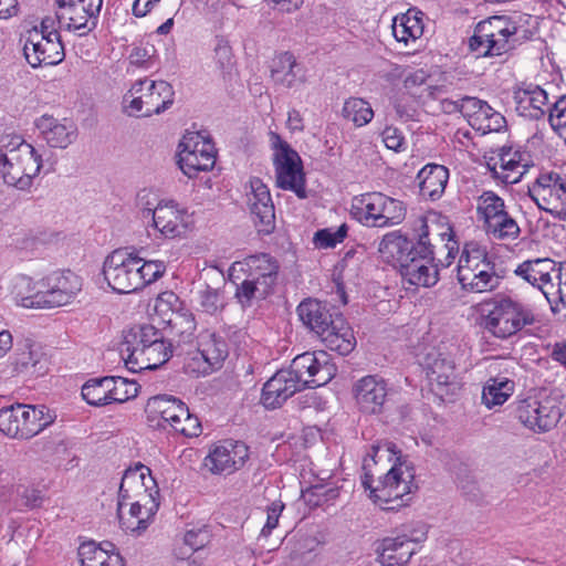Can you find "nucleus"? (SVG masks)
Returning <instances> with one entry per match:
<instances>
[{"instance_id": "9", "label": "nucleus", "mask_w": 566, "mask_h": 566, "mask_svg": "<svg viewBox=\"0 0 566 566\" xmlns=\"http://www.w3.org/2000/svg\"><path fill=\"white\" fill-rule=\"evenodd\" d=\"M458 281L465 291L483 293L494 290L500 277L486 252L475 244H467L459 258Z\"/></svg>"}, {"instance_id": "59", "label": "nucleus", "mask_w": 566, "mask_h": 566, "mask_svg": "<svg viewBox=\"0 0 566 566\" xmlns=\"http://www.w3.org/2000/svg\"><path fill=\"white\" fill-rule=\"evenodd\" d=\"M385 146L396 153H401L407 149L406 138L400 129L394 126H386L381 133Z\"/></svg>"}, {"instance_id": "64", "label": "nucleus", "mask_w": 566, "mask_h": 566, "mask_svg": "<svg viewBox=\"0 0 566 566\" xmlns=\"http://www.w3.org/2000/svg\"><path fill=\"white\" fill-rule=\"evenodd\" d=\"M185 368L187 373L193 374L197 376L206 375L211 371L209 364H207L206 359L199 348L192 353V356L187 360Z\"/></svg>"}, {"instance_id": "40", "label": "nucleus", "mask_w": 566, "mask_h": 566, "mask_svg": "<svg viewBox=\"0 0 566 566\" xmlns=\"http://www.w3.org/2000/svg\"><path fill=\"white\" fill-rule=\"evenodd\" d=\"M297 314L303 324L319 337L334 323L336 313H331L326 304L307 298L297 306Z\"/></svg>"}, {"instance_id": "4", "label": "nucleus", "mask_w": 566, "mask_h": 566, "mask_svg": "<svg viewBox=\"0 0 566 566\" xmlns=\"http://www.w3.org/2000/svg\"><path fill=\"white\" fill-rule=\"evenodd\" d=\"M166 272L163 261H145L126 249L113 251L103 264L108 286L116 293L128 294L156 282Z\"/></svg>"}, {"instance_id": "56", "label": "nucleus", "mask_w": 566, "mask_h": 566, "mask_svg": "<svg viewBox=\"0 0 566 566\" xmlns=\"http://www.w3.org/2000/svg\"><path fill=\"white\" fill-rule=\"evenodd\" d=\"M347 235V226L343 223L337 229L326 228L314 234L313 242L318 249H331L343 242Z\"/></svg>"}, {"instance_id": "3", "label": "nucleus", "mask_w": 566, "mask_h": 566, "mask_svg": "<svg viewBox=\"0 0 566 566\" xmlns=\"http://www.w3.org/2000/svg\"><path fill=\"white\" fill-rule=\"evenodd\" d=\"M159 490L149 468L137 464L125 471L118 492L117 516L120 527L140 534L158 511Z\"/></svg>"}, {"instance_id": "45", "label": "nucleus", "mask_w": 566, "mask_h": 566, "mask_svg": "<svg viewBox=\"0 0 566 566\" xmlns=\"http://www.w3.org/2000/svg\"><path fill=\"white\" fill-rule=\"evenodd\" d=\"M419 188L423 197L436 200L443 193L448 179L449 171L441 165H427L418 174Z\"/></svg>"}, {"instance_id": "60", "label": "nucleus", "mask_w": 566, "mask_h": 566, "mask_svg": "<svg viewBox=\"0 0 566 566\" xmlns=\"http://www.w3.org/2000/svg\"><path fill=\"white\" fill-rule=\"evenodd\" d=\"M213 60L216 62L217 67L221 72H228L233 66V54L230 45L223 41L220 40L216 48H214V54Z\"/></svg>"}, {"instance_id": "29", "label": "nucleus", "mask_w": 566, "mask_h": 566, "mask_svg": "<svg viewBox=\"0 0 566 566\" xmlns=\"http://www.w3.org/2000/svg\"><path fill=\"white\" fill-rule=\"evenodd\" d=\"M10 293L15 304L21 307L49 308L44 277L34 280L27 275H18L12 280Z\"/></svg>"}, {"instance_id": "38", "label": "nucleus", "mask_w": 566, "mask_h": 566, "mask_svg": "<svg viewBox=\"0 0 566 566\" xmlns=\"http://www.w3.org/2000/svg\"><path fill=\"white\" fill-rule=\"evenodd\" d=\"M319 338L327 348L340 355L349 354L356 346L353 329L342 314H335L334 323L329 324Z\"/></svg>"}, {"instance_id": "27", "label": "nucleus", "mask_w": 566, "mask_h": 566, "mask_svg": "<svg viewBox=\"0 0 566 566\" xmlns=\"http://www.w3.org/2000/svg\"><path fill=\"white\" fill-rule=\"evenodd\" d=\"M250 190L247 192V202L255 224L264 228L262 231L270 232L274 227L275 211L268 186L256 177L249 181Z\"/></svg>"}, {"instance_id": "41", "label": "nucleus", "mask_w": 566, "mask_h": 566, "mask_svg": "<svg viewBox=\"0 0 566 566\" xmlns=\"http://www.w3.org/2000/svg\"><path fill=\"white\" fill-rule=\"evenodd\" d=\"M81 566H124V559L112 543H84L78 548Z\"/></svg>"}, {"instance_id": "33", "label": "nucleus", "mask_w": 566, "mask_h": 566, "mask_svg": "<svg viewBox=\"0 0 566 566\" xmlns=\"http://www.w3.org/2000/svg\"><path fill=\"white\" fill-rule=\"evenodd\" d=\"M33 447L45 462L53 463L65 470H71L77 465L70 442L60 433L42 438L35 441Z\"/></svg>"}, {"instance_id": "2", "label": "nucleus", "mask_w": 566, "mask_h": 566, "mask_svg": "<svg viewBox=\"0 0 566 566\" xmlns=\"http://www.w3.org/2000/svg\"><path fill=\"white\" fill-rule=\"evenodd\" d=\"M336 371L337 368L326 352L301 354L292 360L289 369L279 370L264 384L262 403L272 409L280 407L305 386L326 385Z\"/></svg>"}, {"instance_id": "17", "label": "nucleus", "mask_w": 566, "mask_h": 566, "mask_svg": "<svg viewBox=\"0 0 566 566\" xmlns=\"http://www.w3.org/2000/svg\"><path fill=\"white\" fill-rule=\"evenodd\" d=\"M155 311L170 327L179 343L191 342L196 332L195 317L174 292L161 293L156 300Z\"/></svg>"}, {"instance_id": "35", "label": "nucleus", "mask_w": 566, "mask_h": 566, "mask_svg": "<svg viewBox=\"0 0 566 566\" xmlns=\"http://www.w3.org/2000/svg\"><path fill=\"white\" fill-rule=\"evenodd\" d=\"M171 354V344L161 338L149 348L139 349L134 356L125 358L124 363L133 373L153 370L167 363Z\"/></svg>"}, {"instance_id": "43", "label": "nucleus", "mask_w": 566, "mask_h": 566, "mask_svg": "<svg viewBox=\"0 0 566 566\" xmlns=\"http://www.w3.org/2000/svg\"><path fill=\"white\" fill-rule=\"evenodd\" d=\"M164 338L161 332L153 325L144 324L132 327L125 334V342L120 349L122 359L134 356L139 349L149 348Z\"/></svg>"}, {"instance_id": "12", "label": "nucleus", "mask_w": 566, "mask_h": 566, "mask_svg": "<svg viewBox=\"0 0 566 566\" xmlns=\"http://www.w3.org/2000/svg\"><path fill=\"white\" fill-rule=\"evenodd\" d=\"M516 30L515 24L505 17H492L481 21L470 39V49L479 56L501 55L512 48L511 42Z\"/></svg>"}, {"instance_id": "18", "label": "nucleus", "mask_w": 566, "mask_h": 566, "mask_svg": "<svg viewBox=\"0 0 566 566\" xmlns=\"http://www.w3.org/2000/svg\"><path fill=\"white\" fill-rule=\"evenodd\" d=\"M517 417L531 430L545 432L558 423L562 411L556 398L545 396L522 400L517 407Z\"/></svg>"}, {"instance_id": "49", "label": "nucleus", "mask_w": 566, "mask_h": 566, "mask_svg": "<svg viewBox=\"0 0 566 566\" xmlns=\"http://www.w3.org/2000/svg\"><path fill=\"white\" fill-rule=\"evenodd\" d=\"M483 229L489 237L500 241H514L521 233L518 223L507 210Z\"/></svg>"}, {"instance_id": "16", "label": "nucleus", "mask_w": 566, "mask_h": 566, "mask_svg": "<svg viewBox=\"0 0 566 566\" xmlns=\"http://www.w3.org/2000/svg\"><path fill=\"white\" fill-rule=\"evenodd\" d=\"M55 15L61 28L86 35L97 25L103 0H55Z\"/></svg>"}, {"instance_id": "32", "label": "nucleus", "mask_w": 566, "mask_h": 566, "mask_svg": "<svg viewBox=\"0 0 566 566\" xmlns=\"http://www.w3.org/2000/svg\"><path fill=\"white\" fill-rule=\"evenodd\" d=\"M41 137L53 148H66L76 138L75 125L66 118L44 114L35 120Z\"/></svg>"}, {"instance_id": "30", "label": "nucleus", "mask_w": 566, "mask_h": 566, "mask_svg": "<svg viewBox=\"0 0 566 566\" xmlns=\"http://www.w3.org/2000/svg\"><path fill=\"white\" fill-rule=\"evenodd\" d=\"M272 82L284 88H296L306 83V69L290 52L275 55L270 66Z\"/></svg>"}, {"instance_id": "37", "label": "nucleus", "mask_w": 566, "mask_h": 566, "mask_svg": "<svg viewBox=\"0 0 566 566\" xmlns=\"http://www.w3.org/2000/svg\"><path fill=\"white\" fill-rule=\"evenodd\" d=\"M516 109L525 116L538 117L545 113L548 95L541 86L522 83L514 91Z\"/></svg>"}, {"instance_id": "57", "label": "nucleus", "mask_w": 566, "mask_h": 566, "mask_svg": "<svg viewBox=\"0 0 566 566\" xmlns=\"http://www.w3.org/2000/svg\"><path fill=\"white\" fill-rule=\"evenodd\" d=\"M549 123L552 128L566 143V96L560 97L549 112Z\"/></svg>"}, {"instance_id": "55", "label": "nucleus", "mask_w": 566, "mask_h": 566, "mask_svg": "<svg viewBox=\"0 0 566 566\" xmlns=\"http://www.w3.org/2000/svg\"><path fill=\"white\" fill-rule=\"evenodd\" d=\"M197 302L202 312L211 315L220 312L226 305L223 292L208 285L198 291Z\"/></svg>"}, {"instance_id": "48", "label": "nucleus", "mask_w": 566, "mask_h": 566, "mask_svg": "<svg viewBox=\"0 0 566 566\" xmlns=\"http://www.w3.org/2000/svg\"><path fill=\"white\" fill-rule=\"evenodd\" d=\"M244 265H247L251 277L274 286L279 268L276 262L270 255H251L245 259Z\"/></svg>"}, {"instance_id": "24", "label": "nucleus", "mask_w": 566, "mask_h": 566, "mask_svg": "<svg viewBox=\"0 0 566 566\" xmlns=\"http://www.w3.org/2000/svg\"><path fill=\"white\" fill-rule=\"evenodd\" d=\"M387 384L376 376H365L352 389L356 407L361 413L378 415L387 399Z\"/></svg>"}, {"instance_id": "31", "label": "nucleus", "mask_w": 566, "mask_h": 566, "mask_svg": "<svg viewBox=\"0 0 566 566\" xmlns=\"http://www.w3.org/2000/svg\"><path fill=\"white\" fill-rule=\"evenodd\" d=\"M11 359L13 370L18 374L41 376L48 370V359L43 348L32 339L20 342Z\"/></svg>"}, {"instance_id": "11", "label": "nucleus", "mask_w": 566, "mask_h": 566, "mask_svg": "<svg viewBox=\"0 0 566 566\" xmlns=\"http://www.w3.org/2000/svg\"><path fill=\"white\" fill-rule=\"evenodd\" d=\"M276 186L291 190L301 199L306 197L305 176L298 154L276 133L270 134Z\"/></svg>"}, {"instance_id": "44", "label": "nucleus", "mask_w": 566, "mask_h": 566, "mask_svg": "<svg viewBox=\"0 0 566 566\" xmlns=\"http://www.w3.org/2000/svg\"><path fill=\"white\" fill-rule=\"evenodd\" d=\"M149 412L157 417L164 428H172L174 423L186 415V405L172 396H157L148 401Z\"/></svg>"}, {"instance_id": "13", "label": "nucleus", "mask_w": 566, "mask_h": 566, "mask_svg": "<svg viewBox=\"0 0 566 566\" xmlns=\"http://www.w3.org/2000/svg\"><path fill=\"white\" fill-rule=\"evenodd\" d=\"M144 219H151V227L165 239L186 237L195 227L192 212L174 200H161L155 208L142 211Z\"/></svg>"}, {"instance_id": "8", "label": "nucleus", "mask_w": 566, "mask_h": 566, "mask_svg": "<svg viewBox=\"0 0 566 566\" xmlns=\"http://www.w3.org/2000/svg\"><path fill=\"white\" fill-rule=\"evenodd\" d=\"M174 91L166 81L138 80L123 98L124 112L129 116H151L172 104Z\"/></svg>"}, {"instance_id": "7", "label": "nucleus", "mask_w": 566, "mask_h": 566, "mask_svg": "<svg viewBox=\"0 0 566 566\" xmlns=\"http://www.w3.org/2000/svg\"><path fill=\"white\" fill-rule=\"evenodd\" d=\"M350 214L365 227L386 228L399 224L406 208L401 201L381 192H367L353 198Z\"/></svg>"}, {"instance_id": "22", "label": "nucleus", "mask_w": 566, "mask_h": 566, "mask_svg": "<svg viewBox=\"0 0 566 566\" xmlns=\"http://www.w3.org/2000/svg\"><path fill=\"white\" fill-rule=\"evenodd\" d=\"M427 377L432 392L440 398L454 396L462 388L455 373V363L448 354L428 356Z\"/></svg>"}, {"instance_id": "14", "label": "nucleus", "mask_w": 566, "mask_h": 566, "mask_svg": "<svg viewBox=\"0 0 566 566\" xmlns=\"http://www.w3.org/2000/svg\"><path fill=\"white\" fill-rule=\"evenodd\" d=\"M528 195L536 206L566 222V178L553 170H543L528 187Z\"/></svg>"}, {"instance_id": "51", "label": "nucleus", "mask_w": 566, "mask_h": 566, "mask_svg": "<svg viewBox=\"0 0 566 566\" xmlns=\"http://www.w3.org/2000/svg\"><path fill=\"white\" fill-rule=\"evenodd\" d=\"M108 386V377L90 379L82 386V397L91 406L111 405Z\"/></svg>"}, {"instance_id": "61", "label": "nucleus", "mask_w": 566, "mask_h": 566, "mask_svg": "<svg viewBox=\"0 0 566 566\" xmlns=\"http://www.w3.org/2000/svg\"><path fill=\"white\" fill-rule=\"evenodd\" d=\"M352 270L349 269L348 260L344 259L342 262H339L333 272V281L336 284L337 287V294L342 301L343 304L347 303V297L345 294V286L346 281L349 279V272Z\"/></svg>"}, {"instance_id": "47", "label": "nucleus", "mask_w": 566, "mask_h": 566, "mask_svg": "<svg viewBox=\"0 0 566 566\" xmlns=\"http://www.w3.org/2000/svg\"><path fill=\"white\" fill-rule=\"evenodd\" d=\"M476 219L485 228L495 218L507 210L504 199L494 191H483L476 198Z\"/></svg>"}, {"instance_id": "62", "label": "nucleus", "mask_w": 566, "mask_h": 566, "mask_svg": "<svg viewBox=\"0 0 566 566\" xmlns=\"http://www.w3.org/2000/svg\"><path fill=\"white\" fill-rule=\"evenodd\" d=\"M284 510L281 501L273 502L266 510V523L261 530L260 537H269L271 532L277 526L279 518Z\"/></svg>"}, {"instance_id": "39", "label": "nucleus", "mask_w": 566, "mask_h": 566, "mask_svg": "<svg viewBox=\"0 0 566 566\" xmlns=\"http://www.w3.org/2000/svg\"><path fill=\"white\" fill-rule=\"evenodd\" d=\"M400 273L407 283L415 286L429 287L439 280L437 265L430 259L416 256L415 254L403 264Z\"/></svg>"}, {"instance_id": "1", "label": "nucleus", "mask_w": 566, "mask_h": 566, "mask_svg": "<svg viewBox=\"0 0 566 566\" xmlns=\"http://www.w3.org/2000/svg\"><path fill=\"white\" fill-rule=\"evenodd\" d=\"M363 485L384 510L406 506L417 489L413 468L389 441L373 444L363 460Z\"/></svg>"}, {"instance_id": "36", "label": "nucleus", "mask_w": 566, "mask_h": 566, "mask_svg": "<svg viewBox=\"0 0 566 566\" xmlns=\"http://www.w3.org/2000/svg\"><path fill=\"white\" fill-rule=\"evenodd\" d=\"M391 28L392 34L398 42L403 43L405 46L416 44L423 35L424 14L411 8L405 13L395 17Z\"/></svg>"}, {"instance_id": "26", "label": "nucleus", "mask_w": 566, "mask_h": 566, "mask_svg": "<svg viewBox=\"0 0 566 566\" xmlns=\"http://www.w3.org/2000/svg\"><path fill=\"white\" fill-rule=\"evenodd\" d=\"M389 76L402 77V85L407 95L419 99L437 98L442 93V86L430 82L431 74L427 69H407L394 64Z\"/></svg>"}, {"instance_id": "25", "label": "nucleus", "mask_w": 566, "mask_h": 566, "mask_svg": "<svg viewBox=\"0 0 566 566\" xmlns=\"http://www.w3.org/2000/svg\"><path fill=\"white\" fill-rule=\"evenodd\" d=\"M558 264L552 259L528 260L520 264L515 273L533 286H537L547 301L553 303L555 300L554 277L557 275Z\"/></svg>"}, {"instance_id": "6", "label": "nucleus", "mask_w": 566, "mask_h": 566, "mask_svg": "<svg viewBox=\"0 0 566 566\" xmlns=\"http://www.w3.org/2000/svg\"><path fill=\"white\" fill-rule=\"evenodd\" d=\"M54 420L55 415L43 405L14 403L0 409V432L10 439L29 440Z\"/></svg>"}, {"instance_id": "42", "label": "nucleus", "mask_w": 566, "mask_h": 566, "mask_svg": "<svg viewBox=\"0 0 566 566\" xmlns=\"http://www.w3.org/2000/svg\"><path fill=\"white\" fill-rule=\"evenodd\" d=\"M378 251L385 262L398 266L400 270L415 254L412 243L396 232L388 233L382 238Z\"/></svg>"}, {"instance_id": "63", "label": "nucleus", "mask_w": 566, "mask_h": 566, "mask_svg": "<svg viewBox=\"0 0 566 566\" xmlns=\"http://www.w3.org/2000/svg\"><path fill=\"white\" fill-rule=\"evenodd\" d=\"M415 103L416 97L407 95L403 93L401 96H398L394 99V108L396 114L401 119L412 118L415 115Z\"/></svg>"}, {"instance_id": "50", "label": "nucleus", "mask_w": 566, "mask_h": 566, "mask_svg": "<svg viewBox=\"0 0 566 566\" xmlns=\"http://www.w3.org/2000/svg\"><path fill=\"white\" fill-rule=\"evenodd\" d=\"M343 116L356 127H363L371 122L374 111L367 101L359 97H350L344 103Z\"/></svg>"}, {"instance_id": "34", "label": "nucleus", "mask_w": 566, "mask_h": 566, "mask_svg": "<svg viewBox=\"0 0 566 566\" xmlns=\"http://www.w3.org/2000/svg\"><path fill=\"white\" fill-rule=\"evenodd\" d=\"M419 222V243L431 254H436L434 249L453 238L452 227L444 217L433 213L420 219Z\"/></svg>"}, {"instance_id": "10", "label": "nucleus", "mask_w": 566, "mask_h": 566, "mask_svg": "<svg viewBox=\"0 0 566 566\" xmlns=\"http://www.w3.org/2000/svg\"><path fill=\"white\" fill-rule=\"evenodd\" d=\"M484 316L485 328L497 338H507L533 323L532 313L518 301L496 295Z\"/></svg>"}, {"instance_id": "19", "label": "nucleus", "mask_w": 566, "mask_h": 566, "mask_svg": "<svg viewBox=\"0 0 566 566\" xmlns=\"http://www.w3.org/2000/svg\"><path fill=\"white\" fill-rule=\"evenodd\" d=\"M533 166L531 155L521 147L503 146L489 158L488 167L494 178L504 184H516Z\"/></svg>"}, {"instance_id": "20", "label": "nucleus", "mask_w": 566, "mask_h": 566, "mask_svg": "<svg viewBox=\"0 0 566 566\" xmlns=\"http://www.w3.org/2000/svg\"><path fill=\"white\" fill-rule=\"evenodd\" d=\"M424 538L426 532L416 530L385 537L377 545V560L382 566H403L416 553L417 544Z\"/></svg>"}, {"instance_id": "23", "label": "nucleus", "mask_w": 566, "mask_h": 566, "mask_svg": "<svg viewBox=\"0 0 566 566\" xmlns=\"http://www.w3.org/2000/svg\"><path fill=\"white\" fill-rule=\"evenodd\" d=\"M249 459V448L244 442L224 440L216 444L203 460V465L213 474L233 473Z\"/></svg>"}, {"instance_id": "54", "label": "nucleus", "mask_w": 566, "mask_h": 566, "mask_svg": "<svg viewBox=\"0 0 566 566\" xmlns=\"http://www.w3.org/2000/svg\"><path fill=\"white\" fill-rule=\"evenodd\" d=\"M199 350L211 370L220 366L228 354L226 344L213 335H208L200 342Z\"/></svg>"}, {"instance_id": "58", "label": "nucleus", "mask_w": 566, "mask_h": 566, "mask_svg": "<svg viewBox=\"0 0 566 566\" xmlns=\"http://www.w3.org/2000/svg\"><path fill=\"white\" fill-rule=\"evenodd\" d=\"M171 429L189 438L198 437L202 430L199 419L189 412L187 406L186 415L184 417H180V420L177 423H174Z\"/></svg>"}, {"instance_id": "52", "label": "nucleus", "mask_w": 566, "mask_h": 566, "mask_svg": "<svg viewBox=\"0 0 566 566\" xmlns=\"http://www.w3.org/2000/svg\"><path fill=\"white\" fill-rule=\"evenodd\" d=\"M272 291L273 286L248 275L237 289L235 296L242 305H250L251 301L265 298Z\"/></svg>"}, {"instance_id": "28", "label": "nucleus", "mask_w": 566, "mask_h": 566, "mask_svg": "<svg viewBox=\"0 0 566 566\" xmlns=\"http://www.w3.org/2000/svg\"><path fill=\"white\" fill-rule=\"evenodd\" d=\"M44 279L49 308L70 304L82 289L81 277L71 271L53 273Z\"/></svg>"}, {"instance_id": "5", "label": "nucleus", "mask_w": 566, "mask_h": 566, "mask_svg": "<svg viewBox=\"0 0 566 566\" xmlns=\"http://www.w3.org/2000/svg\"><path fill=\"white\" fill-rule=\"evenodd\" d=\"M42 156L21 135H0V179L8 187L27 191L39 177Z\"/></svg>"}, {"instance_id": "53", "label": "nucleus", "mask_w": 566, "mask_h": 566, "mask_svg": "<svg viewBox=\"0 0 566 566\" xmlns=\"http://www.w3.org/2000/svg\"><path fill=\"white\" fill-rule=\"evenodd\" d=\"M109 402L123 403L138 395V384L123 377H108Z\"/></svg>"}, {"instance_id": "46", "label": "nucleus", "mask_w": 566, "mask_h": 566, "mask_svg": "<svg viewBox=\"0 0 566 566\" xmlns=\"http://www.w3.org/2000/svg\"><path fill=\"white\" fill-rule=\"evenodd\" d=\"M514 381L506 377H491L482 388V405L488 409L502 406L514 392Z\"/></svg>"}, {"instance_id": "21", "label": "nucleus", "mask_w": 566, "mask_h": 566, "mask_svg": "<svg viewBox=\"0 0 566 566\" xmlns=\"http://www.w3.org/2000/svg\"><path fill=\"white\" fill-rule=\"evenodd\" d=\"M23 52L32 67L55 65L64 59V50L59 33L51 32L46 38L41 31H38L36 27L29 31Z\"/></svg>"}, {"instance_id": "15", "label": "nucleus", "mask_w": 566, "mask_h": 566, "mask_svg": "<svg viewBox=\"0 0 566 566\" xmlns=\"http://www.w3.org/2000/svg\"><path fill=\"white\" fill-rule=\"evenodd\" d=\"M216 148L208 135L187 132L178 145V165L189 178L211 170L216 164Z\"/></svg>"}]
</instances>
